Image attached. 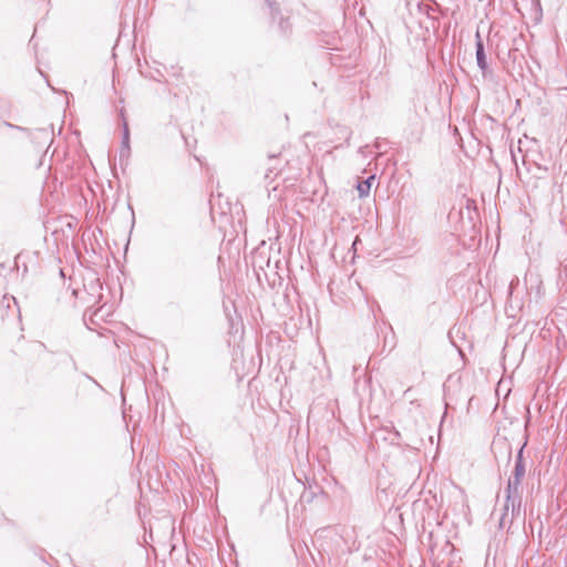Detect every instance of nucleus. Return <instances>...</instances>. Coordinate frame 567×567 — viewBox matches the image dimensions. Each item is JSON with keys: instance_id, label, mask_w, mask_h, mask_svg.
I'll list each match as a JSON object with an SVG mask.
<instances>
[{"instance_id": "f257e3e1", "label": "nucleus", "mask_w": 567, "mask_h": 567, "mask_svg": "<svg viewBox=\"0 0 567 567\" xmlns=\"http://www.w3.org/2000/svg\"><path fill=\"white\" fill-rule=\"evenodd\" d=\"M506 493V501L503 508V514L499 519L501 527L506 524H512L514 518L520 513L522 497L519 491H511Z\"/></svg>"}, {"instance_id": "f03ea898", "label": "nucleus", "mask_w": 567, "mask_h": 567, "mask_svg": "<svg viewBox=\"0 0 567 567\" xmlns=\"http://www.w3.org/2000/svg\"><path fill=\"white\" fill-rule=\"evenodd\" d=\"M524 475H525V464L523 461V447H522L516 457L514 475H513V477H511L508 480L505 492L519 491V486H520Z\"/></svg>"}, {"instance_id": "7ed1b4c3", "label": "nucleus", "mask_w": 567, "mask_h": 567, "mask_svg": "<svg viewBox=\"0 0 567 567\" xmlns=\"http://www.w3.org/2000/svg\"><path fill=\"white\" fill-rule=\"evenodd\" d=\"M475 39H476L475 48H476L477 66L480 68V70L482 71L483 74H486V72L488 71V65H487V61H486L484 43H483V40H482L478 31L475 34Z\"/></svg>"}, {"instance_id": "20e7f679", "label": "nucleus", "mask_w": 567, "mask_h": 567, "mask_svg": "<svg viewBox=\"0 0 567 567\" xmlns=\"http://www.w3.org/2000/svg\"><path fill=\"white\" fill-rule=\"evenodd\" d=\"M130 131L128 125L125 120H123V137H122V146L120 151L121 157H128L130 156Z\"/></svg>"}, {"instance_id": "39448f33", "label": "nucleus", "mask_w": 567, "mask_h": 567, "mask_svg": "<svg viewBox=\"0 0 567 567\" xmlns=\"http://www.w3.org/2000/svg\"><path fill=\"white\" fill-rule=\"evenodd\" d=\"M374 179H375V176L372 175V176L368 177L367 179L358 183L357 190H358L360 197H367L370 194L371 184Z\"/></svg>"}, {"instance_id": "423d86ee", "label": "nucleus", "mask_w": 567, "mask_h": 567, "mask_svg": "<svg viewBox=\"0 0 567 567\" xmlns=\"http://www.w3.org/2000/svg\"><path fill=\"white\" fill-rule=\"evenodd\" d=\"M265 178L266 179L270 178V174L266 173Z\"/></svg>"}]
</instances>
